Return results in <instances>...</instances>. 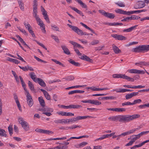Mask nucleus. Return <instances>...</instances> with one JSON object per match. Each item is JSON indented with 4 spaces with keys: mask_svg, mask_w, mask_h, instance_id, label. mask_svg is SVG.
Listing matches in <instances>:
<instances>
[{
    "mask_svg": "<svg viewBox=\"0 0 149 149\" xmlns=\"http://www.w3.org/2000/svg\"><path fill=\"white\" fill-rule=\"evenodd\" d=\"M140 117V115L139 114H134L132 116L129 115H119V121L123 122H128Z\"/></svg>",
    "mask_w": 149,
    "mask_h": 149,
    "instance_id": "f257e3e1",
    "label": "nucleus"
},
{
    "mask_svg": "<svg viewBox=\"0 0 149 149\" xmlns=\"http://www.w3.org/2000/svg\"><path fill=\"white\" fill-rule=\"evenodd\" d=\"M149 51V45H142L134 48L132 51L134 52H140L142 51L147 52Z\"/></svg>",
    "mask_w": 149,
    "mask_h": 149,
    "instance_id": "f03ea898",
    "label": "nucleus"
},
{
    "mask_svg": "<svg viewBox=\"0 0 149 149\" xmlns=\"http://www.w3.org/2000/svg\"><path fill=\"white\" fill-rule=\"evenodd\" d=\"M67 25L69 27L71 28L72 30H73L75 33H77L78 35H90L88 33L86 32H83L82 30L79 29L76 26H72L69 24H68Z\"/></svg>",
    "mask_w": 149,
    "mask_h": 149,
    "instance_id": "7ed1b4c3",
    "label": "nucleus"
},
{
    "mask_svg": "<svg viewBox=\"0 0 149 149\" xmlns=\"http://www.w3.org/2000/svg\"><path fill=\"white\" fill-rule=\"evenodd\" d=\"M99 12L102 15L110 19H113L115 17V15L114 14L106 12L105 11L103 10H99Z\"/></svg>",
    "mask_w": 149,
    "mask_h": 149,
    "instance_id": "20e7f679",
    "label": "nucleus"
},
{
    "mask_svg": "<svg viewBox=\"0 0 149 149\" xmlns=\"http://www.w3.org/2000/svg\"><path fill=\"white\" fill-rule=\"evenodd\" d=\"M81 102L84 103H89L92 104H95L96 105H99L101 104V103L100 102H99L97 100H82Z\"/></svg>",
    "mask_w": 149,
    "mask_h": 149,
    "instance_id": "39448f33",
    "label": "nucleus"
},
{
    "mask_svg": "<svg viewBox=\"0 0 149 149\" xmlns=\"http://www.w3.org/2000/svg\"><path fill=\"white\" fill-rule=\"evenodd\" d=\"M25 94L26 95L27 103L28 105L31 107L33 105V103L32 97L29 93H25Z\"/></svg>",
    "mask_w": 149,
    "mask_h": 149,
    "instance_id": "423d86ee",
    "label": "nucleus"
},
{
    "mask_svg": "<svg viewBox=\"0 0 149 149\" xmlns=\"http://www.w3.org/2000/svg\"><path fill=\"white\" fill-rule=\"evenodd\" d=\"M36 21L38 24L40 26L42 32L44 33H46V31L45 30V25L43 24L42 21L40 19V18L38 19H36Z\"/></svg>",
    "mask_w": 149,
    "mask_h": 149,
    "instance_id": "0eeeda50",
    "label": "nucleus"
},
{
    "mask_svg": "<svg viewBox=\"0 0 149 149\" xmlns=\"http://www.w3.org/2000/svg\"><path fill=\"white\" fill-rule=\"evenodd\" d=\"M127 72L130 73L143 74L145 73V71H144L138 70L136 69L128 70Z\"/></svg>",
    "mask_w": 149,
    "mask_h": 149,
    "instance_id": "6e6552de",
    "label": "nucleus"
},
{
    "mask_svg": "<svg viewBox=\"0 0 149 149\" xmlns=\"http://www.w3.org/2000/svg\"><path fill=\"white\" fill-rule=\"evenodd\" d=\"M111 36L116 39L119 40H125L126 39L125 37L122 35H118L117 34H112Z\"/></svg>",
    "mask_w": 149,
    "mask_h": 149,
    "instance_id": "1a4fd4ad",
    "label": "nucleus"
},
{
    "mask_svg": "<svg viewBox=\"0 0 149 149\" xmlns=\"http://www.w3.org/2000/svg\"><path fill=\"white\" fill-rule=\"evenodd\" d=\"M107 109L118 112H123L126 111V109L125 108H108Z\"/></svg>",
    "mask_w": 149,
    "mask_h": 149,
    "instance_id": "9d476101",
    "label": "nucleus"
},
{
    "mask_svg": "<svg viewBox=\"0 0 149 149\" xmlns=\"http://www.w3.org/2000/svg\"><path fill=\"white\" fill-rule=\"evenodd\" d=\"M36 131L37 132L44 134H52L53 133V132L51 131L48 130H42L40 129H37L36 130Z\"/></svg>",
    "mask_w": 149,
    "mask_h": 149,
    "instance_id": "9b49d317",
    "label": "nucleus"
},
{
    "mask_svg": "<svg viewBox=\"0 0 149 149\" xmlns=\"http://www.w3.org/2000/svg\"><path fill=\"white\" fill-rule=\"evenodd\" d=\"M135 65L139 66L141 67L143 66H146L149 65V62H139L135 63Z\"/></svg>",
    "mask_w": 149,
    "mask_h": 149,
    "instance_id": "f8f14e48",
    "label": "nucleus"
},
{
    "mask_svg": "<svg viewBox=\"0 0 149 149\" xmlns=\"http://www.w3.org/2000/svg\"><path fill=\"white\" fill-rule=\"evenodd\" d=\"M37 8H33V17L35 18L36 19H38L40 18L39 15H37Z\"/></svg>",
    "mask_w": 149,
    "mask_h": 149,
    "instance_id": "ddd939ff",
    "label": "nucleus"
},
{
    "mask_svg": "<svg viewBox=\"0 0 149 149\" xmlns=\"http://www.w3.org/2000/svg\"><path fill=\"white\" fill-rule=\"evenodd\" d=\"M21 125L22 127L26 131H27L29 130V125L28 123L26 121H25Z\"/></svg>",
    "mask_w": 149,
    "mask_h": 149,
    "instance_id": "4468645a",
    "label": "nucleus"
},
{
    "mask_svg": "<svg viewBox=\"0 0 149 149\" xmlns=\"http://www.w3.org/2000/svg\"><path fill=\"white\" fill-rule=\"evenodd\" d=\"M19 78L20 80L22 86L23 87L24 90L25 91V94L29 93L28 91L27 90V89L26 88V84L24 82L23 79L21 76H19Z\"/></svg>",
    "mask_w": 149,
    "mask_h": 149,
    "instance_id": "2eb2a0df",
    "label": "nucleus"
},
{
    "mask_svg": "<svg viewBox=\"0 0 149 149\" xmlns=\"http://www.w3.org/2000/svg\"><path fill=\"white\" fill-rule=\"evenodd\" d=\"M79 58L82 60L89 62H91L92 60L88 56L84 54H83V55H81V56H79Z\"/></svg>",
    "mask_w": 149,
    "mask_h": 149,
    "instance_id": "dca6fc26",
    "label": "nucleus"
},
{
    "mask_svg": "<svg viewBox=\"0 0 149 149\" xmlns=\"http://www.w3.org/2000/svg\"><path fill=\"white\" fill-rule=\"evenodd\" d=\"M37 82H38L39 85L43 87H45L46 86V84L45 82L43 80L41 79L38 78L37 79Z\"/></svg>",
    "mask_w": 149,
    "mask_h": 149,
    "instance_id": "f3484780",
    "label": "nucleus"
},
{
    "mask_svg": "<svg viewBox=\"0 0 149 149\" xmlns=\"http://www.w3.org/2000/svg\"><path fill=\"white\" fill-rule=\"evenodd\" d=\"M61 47L65 54L67 55H69L70 54V52L65 46L62 45L61 46Z\"/></svg>",
    "mask_w": 149,
    "mask_h": 149,
    "instance_id": "a211bd4d",
    "label": "nucleus"
},
{
    "mask_svg": "<svg viewBox=\"0 0 149 149\" xmlns=\"http://www.w3.org/2000/svg\"><path fill=\"white\" fill-rule=\"evenodd\" d=\"M115 11L116 13L124 15H127L128 14L127 12L124 11V10L120 9H117L115 10Z\"/></svg>",
    "mask_w": 149,
    "mask_h": 149,
    "instance_id": "6ab92c4d",
    "label": "nucleus"
},
{
    "mask_svg": "<svg viewBox=\"0 0 149 149\" xmlns=\"http://www.w3.org/2000/svg\"><path fill=\"white\" fill-rule=\"evenodd\" d=\"M125 75L120 74H114L113 75L112 77L114 78H122L124 79Z\"/></svg>",
    "mask_w": 149,
    "mask_h": 149,
    "instance_id": "aec40b11",
    "label": "nucleus"
},
{
    "mask_svg": "<svg viewBox=\"0 0 149 149\" xmlns=\"http://www.w3.org/2000/svg\"><path fill=\"white\" fill-rule=\"evenodd\" d=\"M38 101L40 105L43 107L45 106V103L43 97L41 96L39 97L38 98Z\"/></svg>",
    "mask_w": 149,
    "mask_h": 149,
    "instance_id": "412c9836",
    "label": "nucleus"
},
{
    "mask_svg": "<svg viewBox=\"0 0 149 149\" xmlns=\"http://www.w3.org/2000/svg\"><path fill=\"white\" fill-rule=\"evenodd\" d=\"M145 10H133L127 12L128 14L127 15H129L130 14H134V13H139L141 12L145 11Z\"/></svg>",
    "mask_w": 149,
    "mask_h": 149,
    "instance_id": "4be33fe9",
    "label": "nucleus"
},
{
    "mask_svg": "<svg viewBox=\"0 0 149 149\" xmlns=\"http://www.w3.org/2000/svg\"><path fill=\"white\" fill-rule=\"evenodd\" d=\"M112 47L114 52L116 54H117L121 52V50L118 48L114 45H113Z\"/></svg>",
    "mask_w": 149,
    "mask_h": 149,
    "instance_id": "5701e85b",
    "label": "nucleus"
},
{
    "mask_svg": "<svg viewBox=\"0 0 149 149\" xmlns=\"http://www.w3.org/2000/svg\"><path fill=\"white\" fill-rule=\"evenodd\" d=\"M108 119L113 121L116 120L119 121V115L110 117L108 118Z\"/></svg>",
    "mask_w": 149,
    "mask_h": 149,
    "instance_id": "b1692460",
    "label": "nucleus"
},
{
    "mask_svg": "<svg viewBox=\"0 0 149 149\" xmlns=\"http://www.w3.org/2000/svg\"><path fill=\"white\" fill-rule=\"evenodd\" d=\"M137 25L135 26H132L127 29H124L123 30V32H130L132 31L133 30L135 29L136 27L137 26Z\"/></svg>",
    "mask_w": 149,
    "mask_h": 149,
    "instance_id": "393cba45",
    "label": "nucleus"
},
{
    "mask_svg": "<svg viewBox=\"0 0 149 149\" xmlns=\"http://www.w3.org/2000/svg\"><path fill=\"white\" fill-rule=\"evenodd\" d=\"M29 75L31 78L34 82H36L37 81V79L38 78H36V76L34 72H31L30 73Z\"/></svg>",
    "mask_w": 149,
    "mask_h": 149,
    "instance_id": "a878e982",
    "label": "nucleus"
},
{
    "mask_svg": "<svg viewBox=\"0 0 149 149\" xmlns=\"http://www.w3.org/2000/svg\"><path fill=\"white\" fill-rule=\"evenodd\" d=\"M138 8H142L144 7L145 5V2L142 1H139L137 3Z\"/></svg>",
    "mask_w": 149,
    "mask_h": 149,
    "instance_id": "bb28decb",
    "label": "nucleus"
},
{
    "mask_svg": "<svg viewBox=\"0 0 149 149\" xmlns=\"http://www.w3.org/2000/svg\"><path fill=\"white\" fill-rule=\"evenodd\" d=\"M18 3L19 5L20 9L22 11L24 10V4L21 0L18 1Z\"/></svg>",
    "mask_w": 149,
    "mask_h": 149,
    "instance_id": "cd10ccee",
    "label": "nucleus"
},
{
    "mask_svg": "<svg viewBox=\"0 0 149 149\" xmlns=\"http://www.w3.org/2000/svg\"><path fill=\"white\" fill-rule=\"evenodd\" d=\"M82 107L81 106L78 104H71L69 105V109H78Z\"/></svg>",
    "mask_w": 149,
    "mask_h": 149,
    "instance_id": "c85d7f7f",
    "label": "nucleus"
},
{
    "mask_svg": "<svg viewBox=\"0 0 149 149\" xmlns=\"http://www.w3.org/2000/svg\"><path fill=\"white\" fill-rule=\"evenodd\" d=\"M80 24L82 25L83 27H84L86 29H88V30H90L93 33L95 34V33L94 31L91 28H90L88 26L86 25L85 24H84L82 22H81L80 23Z\"/></svg>",
    "mask_w": 149,
    "mask_h": 149,
    "instance_id": "c756f323",
    "label": "nucleus"
},
{
    "mask_svg": "<svg viewBox=\"0 0 149 149\" xmlns=\"http://www.w3.org/2000/svg\"><path fill=\"white\" fill-rule=\"evenodd\" d=\"M0 136L5 137H7V135L4 130L0 129Z\"/></svg>",
    "mask_w": 149,
    "mask_h": 149,
    "instance_id": "7c9ffc66",
    "label": "nucleus"
},
{
    "mask_svg": "<svg viewBox=\"0 0 149 149\" xmlns=\"http://www.w3.org/2000/svg\"><path fill=\"white\" fill-rule=\"evenodd\" d=\"M106 24L108 25L109 26H117V25H122L123 24L122 23H116V22H113V23H108Z\"/></svg>",
    "mask_w": 149,
    "mask_h": 149,
    "instance_id": "2f4dec72",
    "label": "nucleus"
},
{
    "mask_svg": "<svg viewBox=\"0 0 149 149\" xmlns=\"http://www.w3.org/2000/svg\"><path fill=\"white\" fill-rule=\"evenodd\" d=\"M16 36L18 38L19 40L24 45L27 47H28V45L25 43L23 39L21 38L18 35Z\"/></svg>",
    "mask_w": 149,
    "mask_h": 149,
    "instance_id": "473e14b6",
    "label": "nucleus"
},
{
    "mask_svg": "<svg viewBox=\"0 0 149 149\" xmlns=\"http://www.w3.org/2000/svg\"><path fill=\"white\" fill-rule=\"evenodd\" d=\"M69 61L70 63L75 66H79L80 65V64L78 62H75L74 60L71 59L69 60Z\"/></svg>",
    "mask_w": 149,
    "mask_h": 149,
    "instance_id": "72a5a7b5",
    "label": "nucleus"
},
{
    "mask_svg": "<svg viewBox=\"0 0 149 149\" xmlns=\"http://www.w3.org/2000/svg\"><path fill=\"white\" fill-rule=\"evenodd\" d=\"M132 138L131 140L134 142H135L136 140L139 139L140 138L138 134L132 135Z\"/></svg>",
    "mask_w": 149,
    "mask_h": 149,
    "instance_id": "f704fd0d",
    "label": "nucleus"
},
{
    "mask_svg": "<svg viewBox=\"0 0 149 149\" xmlns=\"http://www.w3.org/2000/svg\"><path fill=\"white\" fill-rule=\"evenodd\" d=\"M28 84L31 90V91H34L35 89H34V86L32 82L30 81H29L28 82Z\"/></svg>",
    "mask_w": 149,
    "mask_h": 149,
    "instance_id": "c9c22d12",
    "label": "nucleus"
},
{
    "mask_svg": "<svg viewBox=\"0 0 149 149\" xmlns=\"http://www.w3.org/2000/svg\"><path fill=\"white\" fill-rule=\"evenodd\" d=\"M78 3L81 5V6L83 8H87V6L84 3H83L80 0H78L77 1Z\"/></svg>",
    "mask_w": 149,
    "mask_h": 149,
    "instance_id": "e433bc0d",
    "label": "nucleus"
},
{
    "mask_svg": "<svg viewBox=\"0 0 149 149\" xmlns=\"http://www.w3.org/2000/svg\"><path fill=\"white\" fill-rule=\"evenodd\" d=\"M88 136L87 135H85V136H80L79 137H72L70 138L71 139H79L82 138H88Z\"/></svg>",
    "mask_w": 149,
    "mask_h": 149,
    "instance_id": "4c0bfd02",
    "label": "nucleus"
},
{
    "mask_svg": "<svg viewBox=\"0 0 149 149\" xmlns=\"http://www.w3.org/2000/svg\"><path fill=\"white\" fill-rule=\"evenodd\" d=\"M103 98L105 100H114L116 99V97L114 96H106L103 97Z\"/></svg>",
    "mask_w": 149,
    "mask_h": 149,
    "instance_id": "58836bf2",
    "label": "nucleus"
},
{
    "mask_svg": "<svg viewBox=\"0 0 149 149\" xmlns=\"http://www.w3.org/2000/svg\"><path fill=\"white\" fill-rule=\"evenodd\" d=\"M52 29L54 31H59V28L56 26L55 25H51Z\"/></svg>",
    "mask_w": 149,
    "mask_h": 149,
    "instance_id": "ea45409f",
    "label": "nucleus"
},
{
    "mask_svg": "<svg viewBox=\"0 0 149 149\" xmlns=\"http://www.w3.org/2000/svg\"><path fill=\"white\" fill-rule=\"evenodd\" d=\"M124 79L127 80L129 81L134 82V79L126 75L125 76Z\"/></svg>",
    "mask_w": 149,
    "mask_h": 149,
    "instance_id": "a19ab883",
    "label": "nucleus"
},
{
    "mask_svg": "<svg viewBox=\"0 0 149 149\" xmlns=\"http://www.w3.org/2000/svg\"><path fill=\"white\" fill-rule=\"evenodd\" d=\"M74 118L75 122L80 120L84 119V116H78Z\"/></svg>",
    "mask_w": 149,
    "mask_h": 149,
    "instance_id": "79ce46f5",
    "label": "nucleus"
},
{
    "mask_svg": "<svg viewBox=\"0 0 149 149\" xmlns=\"http://www.w3.org/2000/svg\"><path fill=\"white\" fill-rule=\"evenodd\" d=\"M46 98L48 100H50L51 97L50 95L47 92L44 94Z\"/></svg>",
    "mask_w": 149,
    "mask_h": 149,
    "instance_id": "37998d69",
    "label": "nucleus"
},
{
    "mask_svg": "<svg viewBox=\"0 0 149 149\" xmlns=\"http://www.w3.org/2000/svg\"><path fill=\"white\" fill-rule=\"evenodd\" d=\"M41 11L42 12V14L43 15V16H44L45 15H47V13L45 9L42 6H41Z\"/></svg>",
    "mask_w": 149,
    "mask_h": 149,
    "instance_id": "c03bdc74",
    "label": "nucleus"
},
{
    "mask_svg": "<svg viewBox=\"0 0 149 149\" xmlns=\"http://www.w3.org/2000/svg\"><path fill=\"white\" fill-rule=\"evenodd\" d=\"M99 43V41L98 40H94L92 41L90 43V45H92L97 44Z\"/></svg>",
    "mask_w": 149,
    "mask_h": 149,
    "instance_id": "a18cd8bd",
    "label": "nucleus"
},
{
    "mask_svg": "<svg viewBox=\"0 0 149 149\" xmlns=\"http://www.w3.org/2000/svg\"><path fill=\"white\" fill-rule=\"evenodd\" d=\"M74 78L73 76H69L65 78L66 80L68 81L73 80L74 79Z\"/></svg>",
    "mask_w": 149,
    "mask_h": 149,
    "instance_id": "49530a36",
    "label": "nucleus"
},
{
    "mask_svg": "<svg viewBox=\"0 0 149 149\" xmlns=\"http://www.w3.org/2000/svg\"><path fill=\"white\" fill-rule=\"evenodd\" d=\"M149 132V131H143L138 134L140 137L146 134Z\"/></svg>",
    "mask_w": 149,
    "mask_h": 149,
    "instance_id": "de8ad7c7",
    "label": "nucleus"
},
{
    "mask_svg": "<svg viewBox=\"0 0 149 149\" xmlns=\"http://www.w3.org/2000/svg\"><path fill=\"white\" fill-rule=\"evenodd\" d=\"M18 121L21 125L25 121L22 118L19 117L18 118Z\"/></svg>",
    "mask_w": 149,
    "mask_h": 149,
    "instance_id": "09e8293b",
    "label": "nucleus"
},
{
    "mask_svg": "<svg viewBox=\"0 0 149 149\" xmlns=\"http://www.w3.org/2000/svg\"><path fill=\"white\" fill-rule=\"evenodd\" d=\"M141 102V100L140 99L135 100H134L133 103H132V105L135 104L137 103H140Z\"/></svg>",
    "mask_w": 149,
    "mask_h": 149,
    "instance_id": "8fccbe9b",
    "label": "nucleus"
},
{
    "mask_svg": "<svg viewBox=\"0 0 149 149\" xmlns=\"http://www.w3.org/2000/svg\"><path fill=\"white\" fill-rule=\"evenodd\" d=\"M65 112L64 111H58L56 112V113L58 114L59 115H61L63 116H65Z\"/></svg>",
    "mask_w": 149,
    "mask_h": 149,
    "instance_id": "3c124183",
    "label": "nucleus"
},
{
    "mask_svg": "<svg viewBox=\"0 0 149 149\" xmlns=\"http://www.w3.org/2000/svg\"><path fill=\"white\" fill-rule=\"evenodd\" d=\"M137 129V128H135L134 129L131 130L127 131L128 135H129L130 134L133 133L135 131H136Z\"/></svg>",
    "mask_w": 149,
    "mask_h": 149,
    "instance_id": "603ef678",
    "label": "nucleus"
},
{
    "mask_svg": "<svg viewBox=\"0 0 149 149\" xmlns=\"http://www.w3.org/2000/svg\"><path fill=\"white\" fill-rule=\"evenodd\" d=\"M60 140V138H49L44 140L45 141H49L52 140Z\"/></svg>",
    "mask_w": 149,
    "mask_h": 149,
    "instance_id": "864d4df0",
    "label": "nucleus"
},
{
    "mask_svg": "<svg viewBox=\"0 0 149 149\" xmlns=\"http://www.w3.org/2000/svg\"><path fill=\"white\" fill-rule=\"evenodd\" d=\"M14 98L16 104L19 103L18 100L17 96L16 94H14Z\"/></svg>",
    "mask_w": 149,
    "mask_h": 149,
    "instance_id": "5fc2aeb1",
    "label": "nucleus"
},
{
    "mask_svg": "<svg viewBox=\"0 0 149 149\" xmlns=\"http://www.w3.org/2000/svg\"><path fill=\"white\" fill-rule=\"evenodd\" d=\"M52 38L54 39L56 42H59V40L58 37L56 36H54L53 35H51Z\"/></svg>",
    "mask_w": 149,
    "mask_h": 149,
    "instance_id": "6e6d98bb",
    "label": "nucleus"
},
{
    "mask_svg": "<svg viewBox=\"0 0 149 149\" xmlns=\"http://www.w3.org/2000/svg\"><path fill=\"white\" fill-rule=\"evenodd\" d=\"M44 17V18L45 19V20L48 23H49L50 22V21L49 20L48 16V15H46L44 16H43Z\"/></svg>",
    "mask_w": 149,
    "mask_h": 149,
    "instance_id": "4d7b16f0",
    "label": "nucleus"
},
{
    "mask_svg": "<svg viewBox=\"0 0 149 149\" xmlns=\"http://www.w3.org/2000/svg\"><path fill=\"white\" fill-rule=\"evenodd\" d=\"M37 0H34L33 3V8H37L38 5Z\"/></svg>",
    "mask_w": 149,
    "mask_h": 149,
    "instance_id": "13d9d810",
    "label": "nucleus"
},
{
    "mask_svg": "<svg viewBox=\"0 0 149 149\" xmlns=\"http://www.w3.org/2000/svg\"><path fill=\"white\" fill-rule=\"evenodd\" d=\"M8 131L9 132L10 135L11 136L13 134V128L11 126H9L8 128Z\"/></svg>",
    "mask_w": 149,
    "mask_h": 149,
    "instance_id": "bf43d9fd",
    "label": "nucleus"
},
{
    "mask_svg": "<svg viewBox=\"0 0 149 149\" xmlns=\"http://www.w3.org/2000/svg\"><path fill=\"white\" fill-rule=\"evenodd\" d=\"M89 89L92 90L93 91H99V88H96L95 87H89Z\"/></svg>",
    "mask_w": 149,
    "mask_h": 149,
    "instance_id": "052dcab7",
    "label": "nucleus"
},
{
    "mask_svg": "<svg viewBox=\"0 0 149 149\" xmlns=\"http://www.w3.org/2000/svg\"><path fill=\"white\" fill-rule=\"evenodd\" d=\"M74 118H71L68 119V124L73 123V122H75Z\"/></svg>",
    "mask_w": 149,
    "mask_h": 149,
    "instance_id": "680f3d73",
    "label": "nucleus"
},
{
    "mask_svg": "<svg viewBox=\"0 0 149 149\" xmlns=\"http://www.w3.org/2000/svg\"><path fill=\"white\" fill-rule=\"evenodd\" d=\"M145 86H142L141 85H138V86H133V89H137V88H145Z\"/></svg>",
    "mask_w": 149,
    "mask_h": 149,
    "instance_id": "e2e57ef3",
    "label": "nucleus"
},
{
    "mask_svg": "<svg viewBox=\"0 0 149 149\" xmlns=\"http://www.w3.org/2000/svg\"><path fill=\"white\" fill-rule=\"evenodd\" d=\"M131 93L127 94L125 95V98L127 100L131 98L132 97Z\"/></svg>",
    "mask_w": 149,
    "mask_h": 149,
    "instance_id": "0e129e2a",
    "label": "nucleus"
},
{
    "mask_svg": "<svg viewBox=\"0 0 149 149\" xmlns=\"http://www.w3.org/2000/svg\"><path fill=\"white\" fill-rule=\"evenodd\" d=\"M116 4L118 6L121 7H125V5L123 2H118L116 3Z\"/></svg>",
    "mask_w": 149,
    "mask_h": 149,
    "instance_id": "69168bd1",
    "label": "nucleus"
},
{
    "mask_svg": "<svg viewBox=\"0 0 149 149\" xmlns=\"http://www.w3.org/2000/svg\"><path fill=\"white\" fill-rule=\"evenodd\" d=\"M122 105L123 106H124L125 105H132V103H131L130 102H127L123 103L122 104Z\"/></svg>",
    "mask_w": 149,
    "mask_h": 149,
    "instance_id": "338daca9",
    "label": "nucleus"
},
{
    "mask_svg": "<svg viewBox=\"0 0 149 149\" xmlns=\"http://www.w3.org/2000/svg\"><path fill=\"white\" fill-rule=\"evenodd\" d=\"M87 109L88 110H89L91 112H92L93 111H97L98 110L96 108H87Z\"/></svg>",
    "mask_w": 149,
    "mask_h": 149,
    "instance_id": "774afa93",
    "label": "nucleus"
}]
</instances>
